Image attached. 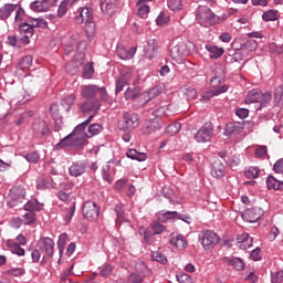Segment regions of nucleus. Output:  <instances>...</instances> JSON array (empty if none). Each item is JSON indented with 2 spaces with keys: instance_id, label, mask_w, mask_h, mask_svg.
Listing matches in <instances>:
<instances>
[{
  "instance_id": "09e8293b",
  "label": "nucleus",
  "mask_w": 283,
  "mask_h": 283,
  "mask_svg": "<svg viewBox=\"0 0 283 283\" xmlns=\"http://www.w3.org/2000/svg\"><path fill=\"white\" fill-rule=\"evenodd\" d=\"M19 30L21 34H25L28 36H32V34H34V29L28 23L20 24Z\"/></svg>"
},
{
  "instance_id": "e433bc0d",
  "label": "nucleus",
  "mask_w": 283,
  "mask_h": 283,
  "mask_svg": "<svg viewBox=\"0 0 283 283\" xmlns=\"http://www.w3.org/2000/svg\"><path fill=\"white\" fill-rule=\"evenodd\" d=\"M76 3V0H63L61 2V4L59 6L57 9V17H65V14L67 13V8H70V6H74Z\"/></svg>"
},
{
  "instance_id": "2eb2a0df",
  "label": "nucleus",
  "mask_w": 283,
  "mask_h": 283,
  "mask_svg": "<svg viewBox=\"0 0 283 283\" xmlns=\"http://www.w3.org/2000/svg\"><path fill=\"white\" fill-rule=\"evenodd\" d=\"M232 48L234 50H242L243 53L247 52V56H249V52H255L258 50V42L255 40H248L238 46V40H235L232 42Z\"/></svg>"
},
{
  "instance_id": "338daca9",
  "label": "nucleus",
  "mask_w": 283,
  "mask_h": 283,
  "mask_svg": "<svg viewBox=\"0 0 283 283\" xmlns=\"http://www.w3.org/2000/svg\"><path fill=\"white\" fill-rule=\"evenodd\" d=\"M273 169H274L275 174H283V158L279 159L274 164Z\"/></svg>"
},
{
  "instance_id": "f704fd0d",
  "label": "nucleus",
  "mask_w": 283,
  "mask_h": 283,
  "mask_svg": "<svg viewBox=\"0 0 283 283\" xmlns=\"http://www.w3.org/2000/svg\"><path fill=\"white\" fill-rule=\"evenodd\" d=\"M101 132H103V126H101V124H92L84 134L86 135V138H94V136H98Z\"/></svg>"
},
{
  "instance_id": "cd10ccee",
  "label": "nucleus",
  "mask_w": 283,
  "mask_h": 283,
  "mask_svg": "<svg viewBox=\"0 0 283 283\" xmlns=\"http://www.w3.org/2000/svg\"><path fill=\"white\" fill-rule=\"evenodd\" d=\"M134 54H136V48H130L128 50L125 48L117 49V56H119L122 61L134 59Z\"/></svg>"
},
{
  "instance_id": "473e14b6",
  "label": "nucleus",
  "mask_w": 283,
  "mask_h": 283,
  "mask_svg": "<svg viewBox=\"0 0 283 283\" xmlns=\"http://www.w3.org/2000/svg\"><path fill=\"white\" fill-rule=\"evenodd\" d=\"M75 101H76V95L70 94L61 101V107L63 108L64 112H70Z\"/></svg>"
},
{
  "instance_id": "37998d69",
  "label": "nucleus",
  "mask_w": 283,
  "mask_h": 283,
  "mask_svg": "<svg viewBox=\"0 0 283 283\" xmlns=\"http://www.w3.org/2000/svg\"><path fill=\"white\" fill-rule=\"evenodd\" d=\"M274 103H276V105H283V84L274 90Z\"/></svg>"
},
{
  "instance_id": "f3484780",
  "label": "nucleus",
  "mask_w": 283,
  "mask_h": 283,
  "mask_svg": "<svg viewBox=\"0 0 283 283\" xmlns=\"http://www.w3.org/2000/svg\"><path fill=\"white\" fill-rule=\"evenodd\" d=\"M169 244L175 247L177 251H185L187 249V239L182 234H170Z\"/></svg>"
},
{
  "instance_id": "58836bf2",
  "label": "nucleus",
  "mask_w": 283,
  "mask_h": 283,
  "mask_svg": "<svg viewBox=\"0 0 283 283\" xmlns=\"http://www.w3.org/2000/svg\"><path fill=\"white\" fill-rule=\"evenodd\" d=\"M81 65H83V60H73L66 64V72L69 74H75Z\"/></svg>"
},
{
  "instance_id": "7ed1b4c3",
  "label": "nucleus",
  "mask_w": 283,
  "mask_h": 283,
  "mask_svg": "<svg viewBox=\"0 0 283 283\" xmlns=\"http://www.w3.org/2000/svg\"><path fill=\"white\" fill-rule=\"evenodd\" d=\"M165 92V84H158L150 88L148 92L143 94H136V91H127L126 92V98H132V101H144V105L149 103V101L156 98L157 96H160Z\"/></svg>"
},
{
  "instance_id": "412c9836",
  "label": "nucleus",
  "mask_w": 283,
  "mask_h": 283,
  "mask_svg": "<svg viewBox=\"0 0 283 283\" xmlns=\"http://www.w3.org/2000/svg\"><path fill=\"white\" fill-rule=\"evenodd\" d=\"M224 174H226L224 165L219 159H216L212 163L211 176H213V178H224Z\"/></svg>"
},
{
  "instance_id": "4d7b16f0",
  "label": "nucleus",
  "mask_w": 283,
  "mask_h": 283,
  "mask_svg": "<svg viewBox=\"0 0 283 283\" xmlns=\"http://www.w3.org/2000/svg\"><path fill=\"white\" fill-rule=\"evenodd\" d=\"M83 76L84 78H92L94 76V65L92 63L84 66Z\"/></svg>"
},
{
  "instance_id": "f257e3e1",
  "label": "nucleus",
  "mask_w": 283,
  "mask_h": 283,
  "mask_svg": "<svg viewBox=\"0 0 283 283\" xmlns=\"http://www.w3.org/2000/svg\"><path fill=\"white\" fill-rule=\"evenodd\" d=\"M75 23H85L84 30L86 36L92 39L96 32V24L94 23V12L90 8H80L75 13Z\"/></svg>"
},
{
  "instance_id": "69168bd1",
  "label": "nucleus",
  "mask_w": 283,
  "mask_h": 283,
  "mask_svg": "<svg viewBox=\"0 0 283 283\" xmlns=\"http://www.w3.org/2000/svg\"><path fill=\"white\" fill-rule=\"evenodd\" d=\"M179 283H193L189 274H180L177 276Z\"/></svg>"
},
{
  "instance_id": "dca6fc26",
  "label": "nucleus",
  "mask_w": 283,
  "mask_h": 283,
  "mask_svg": "<svg viewBox=\"0 0 283 283\" xmlns=\"http://www.w3.org/2000/svg\"><path fill=\"white\" fill-rule=\"evenodd\" d=\"M116 6H118V0H101L99 2V8L106 17H112L116 12Z\"/></svg>"
},
{
  "instance_id": "6ab92c4d",
  "label": "nucleus",
  "mask_w": 283,
  "mask_h": 283,
  "mask_svg": "<svg viewBox=\"0 0 283 283\" xmlns=\"http://www.w3.org/2000/svg\"><path fill=\"white\" fill-rule=\"evenodd\" d=\"M185 48H187V44L181 43V44H177L170 49V56H171L172 61H182V56H185V54L187 52L185 50Z\"/></svg>"
},
{
  "instance_id": "9b49d317",
  "label": "nucleus",
  "mask_w": 283,
  "mask_h": 283,
  "mask_svg": "<svg viewBox=\"0 0 283 283\" xmlns=\"http://www.w3.org/2000/svg\"><path fill=\"white\" fill-rule=\"evenodd\" d=\"M213 136V127L211 124H203L202 127L195 135L197 143H209Z\"/></svg>"
},
{
  "instance_id": "a878e982",
  "label": "nucleus",
  "mask_w": 283,
  "mask_h": 283,
  "mask_svg": "<svg viewBox=\"0 0 283 283\" xmlns=\"http://www.w3.org/2000/svg\"><path fill=\"white\" fill-rule=\"evenodd\" d=\"M52 4H49L48 2L43 0H36L31 3L30 8L33 12H48L50 10Z\"/></svg>"
},
{
  "instance_id": "a211bd4d",
  "label": "nucleus",
  "mask_w": 283,
  "mask_h": 283,
  "mask_svg": "<svg viewBox=\"0 0 283 283\" xmlns=\"http://www.w3.org/2000/svg\"><path fill=\"white\" fill-rule=\"evenodd\" d=\"M146 59H154L158 54V41L156 39L149 40L144 48Z\"/></svg>"
},
{
  "instance_id": "e2e57ef3",
  "label": "nucleus",
  "mask_w": 283,
  "mask_h": 283,
  "mask_svg": "<svg viewBox=\"0 0 283 283\" xmlns=\"http://www.w3.org/2000/svg\"><path fill=\"white\" fill-rule=\"evenodd\" d=\"M112 271H114V266H112V264H106L99 270V275L102 277H107V275L112 274Z\"/></svg>"
},
{
  "instance_id": "72a5a7b5",
  "label": "nucleus",
  "mask_w": 283,
  "mask_h": 283,
  "mask_svg": "<svg viewBox=\"0 0 283 283\" xmlns=\"http://www.w3.org/2000/svg\"><path fill=\"white\" fill-rule=\"evenodd\" d=\"M161 125L158 119H153L145 124L144 126V134H154V132H158L160 129Z\"/></svg>"
},
{
  "instance_id": "864d4df0",
  "label": "nucleus",
  "mask_w": 283,
  "mask_h": 283,
  "mask_svg": "<svg viewBox=\"0 0 283 283\" xmlns=\"http://www.w3.org/2000/svg\"><path fill=\"white\" fill-rule=\"evenodd\" d=\"M180 123L170 124L167 126L166 132L167 134H170V136H176L178 132H180Z\"/></svg>"
},
{
  "instance_id": "423d86ee",
  "label": "nucleus",
  "mask_w": 283,
  "mask_h": 283,
  "mask_svg": "<svg viewBox=\"0 0 283 283\" xmlns=\"http://www.w3.org/2000/svg\"><path fill=\"white\" fill-rule=\"evenodd\" d=\"M199 242L205 251H211L217 244H220V238L213 230H203L199 234Z\"/></svg>"
},
{
  "instance_id": "0e129e2a",
  "label": "nucleus",
  "mask_w": 283,
  "mask_h": 283,
  "mask_svg": "<svg viewBox=\"0 0 283 283\" xmlns=\"http://www.w3.org/2000/svg\"><path fill=\"white\" fill-rule=\"evenodd\" d=\"M25 160H28V163H33L34 165H36V163H39V153L36 151H32L29 153L24 156Z\"/></svg>"
},
{
  "instance_id": "20e7f679",
  "label": "nucleus",
  "mask_w": 283,
  "mask_h": 283,
  "mask_svg": "<svg viewBox=\"0 0 283 283\" xmlns=\"http://www.w3.org/2000/svg\"><path fill=\"white\" fill-rule=\"evenodd\" d=\"M271 98L272 95L270 92L262 93L260 90H252L245 97V104L251 105L252 103H256V109H262V107H266V104L271 101Z\"/></svg>"
},
{
  "instance_id": "7c9ffc66",
  "label": "nucleus",
  "mask_w": 283,
  "mask_h": 283,
  "mask_svg": "<svg viewBox=\"0 0 283 283\" xmlns=\"http://www.w3.org/2000/svg\"><path fill=\"white\" fill-rule=\"evenodd\" d=\"M7 247L11 253H14L15 255H25V250L21 248V244H18L17 242L12 240L7 241Z\"/></svg>"
},
{
  "instance_id": "b1692460",
  "label": "nucleus",
  "mask_w": 283,
  "mask_h": 283,
  "mask_svg": "<svg viewBox=\"0 0 283 283\" xmlns=\"http://www.w3.org/2000/svg\"><path fill=\"white\" fill-rule=\"evenodd\" d=\"M87 169V166L83 163H74L70 168H69V174L70 176H73L74 178H78V176H83L85 174V170Z\"/></svg>"
},
{
  "instance_id": "4be33fe9",
  "label": "nucleus",
  "mask_w": 283,
  "mask_h": 283,
  "mask_svg": "<svg viewBox=\"0 0 283 283\" xmlns=\"http://www.w3.org/2000/svg\"><path fill=\"white\" fill-rule=\"evenodd\" d=\"M242 124L238 122H230L226 125L224 135L226 136H235L242 132Z\"/></svg>"
},
{
  "instance_id": "13d9d810",
  "label": "nucleus",
  "mask_w": 283,
  "mask_h": 283,
  "mask_svg": "<svg viewBox=\"0 0 283 283\" xmlns=\"http://www.w3.org/2000/svg\"><path fill=\"white\" fill-rule=\"evenodd\" d=\"M24 224H34L36 222V214L34 212H27L24 216Z\"/></svg>"
},
{
  "instance_id": "4c0bfd02",
  "label": "nucleus",
  "mask_w": 283,
  "mask_h": 283,
  "mask_svg": "<svg viewBox=\"0 0 283 283\" xmlns=\"http://www.w3.org/2000/svg\"><path fill=\"white\" fill-rule=\"evenodd\" d=\"M135 271L139 273V275H143L144 277H147L151 273V271H149V268H147V264L143 261L137 262L135 264Z\"/></svg>"
},
{
  "instance_id": "bf43d9fd",
  "label": "nucleus",
  "mask_w": 283,
  "mask_h": 283,
  "mask_svg": "<svg viewBox=\"0 0 283 283\" xmlns=\"http://www.w3.org/2000/svg\"><path fill=\"white\" fill-rule=\"evenodd\" d=\"M147 14H149V6L139 4L138 17H140V19H147Z\"/></svg>"
},
{
  "instance_id": "4468645a",
  "label": "nucleus",
  "mask_w": 283,
  "mask_h": 283,
  "mask_svg": "<svg viewBox=\"0 0 283 283\" xmlns=\"http://www.w3.org/2000/svg\"><path fill=\"white\" fill-rule=\"evenodd\" d=\"M264 216V212L260 208H251L243 212L242 218L245 222H258Z\"/></svg>"
},
{
  "instance_id": "3c124183",
  "label": "nucleus",
  "mask_w": 283,
  "mask_h": 283,
  "mask_svg": "<svg viewBox=\"0 0 283 283\" xmlns=\"http://www.w3.org/2000/svg\"><path fill=\"white\" fill-rule=\"evenodd\" d=\"M102 178L103 180L108 182V185H112V182H114V179H112V174L109 172V166H104L102 168Z\"/></svg>"
},
{
  "instance_id": "5701e85b",
  "label": "nucleus",
  "mask_w": 283,
  "mask_h": 283,
  "mask_svg": "<svg viewBox=\"0 0 283 283\" xmlns=\"http://www.w3.org/2000/svg\"><path fill=\"white\" fill-rule=\"evenodd\" d=\"M81 94L86 101H92L98 94V86L96 85H85L82 87Z\"/></svg>"
},
{
  "instance_id": "79ce46f5",
  "label": "nucleus",
  "mask_w": 283,
  "mask_h": 283,
  "mask_svg": "<svg viewBox=\"0 0 283 283\" xmlns=\"http://www.w3.org/2000/svg\"><path fill=\"white\" fill-rule=\"evenodd\" d=\"M229 90V87L227 85H222L221 87H219L217 90V92L214 94H206L202 96L201 101L203 103H209V101H211L212 96H218V94H224V92H227Z\"/></svg>"
},
{
  "instance_id": "1a4fd4ad",
  "label": "nucleus",
  "mask_w": 283,
  "mask_h": 283,
  "mask_svg": "<svg viewBox=\"0 0 283 283\" xmlns=\"http://www.w3.org/2000/svg\"><path fill=\"white\" fill-rule=\"evenodd\" d=\"M36 247L40 249L41 253H44L43 260H45V258H54V240H52V238H40Z\"/></svg>"
},
{
  "instance_id": "774afa93",
  "label": "nucleus",
  "mask_w": 283,
  "mask_h": 283,
  "mask_svg": "<svg viewBox=\"0 0 283 283\" xmlns=\"http://www.w3.org/2000/svg\"><path fill=\"white\" fill-rule=\"evenodd\" d=\"M273 283H282L283 282V271H279L275 274H272Z\"/></svg>"
},
{
  "instance_id": "f8f14e48",
  "label": "nucleus",
  "mask_w": 283,
  "mask_h": 283,
  "mask_svg": "<svg viewBox=\"0 0 283 283\" xmlns=\"http://www.w3.org/2000/svg\"><path fill=\"white\" fill-rule=\"evenodd\" d=\"M82 213L86 220H96L98 218V206L94 201H86L83 206Z\"/></svg>"
},
{
  "instance_id": "c9c22d12",
  "label": "nucleus",
  "mask_w": 283,
  "mask_h": 283,
  "mask_svg": "<svg viewBox=\"0 0 283 283\" xmlns=\"http://www.w3.org/2000/svg\"><path fill=\"white\" fill-rule=\"evenodd\" d=\"M81 107V111L85 114L87 112H96V109H99L101 108V102H98V99H95L92 103L90 102H85L83 105L80 106Z\"/></svg>"
},
{
  "instance_id": "0eeeda50",
  "label": "nucleus",
  "mask_w": 283,
  "mask_h": 283,
  "mask_svg": "<svg viewBox=\"0 0 283 283\" xmlns=\"http://www.w3.org/2000/svg\"><path fill=\"white\" fill-rule=\"evenodd\" d=\"M25 200V188L22 186L13 187L10 189L7 197V205L11 209H14L18 205H21Z\"/></svg>"
},
{
  "instance_id": "6e6d98bb",
  "label": "nucleus",
  "mask_w": 283,
  "mask_h": 283,
  "mask_svg": "<svg viewBox=\"0 0 283 283\" xmlns=\"http://www.w3.org/2000/svg\"><path fill=\"white\" fill-rule=\"evenodd\" d=\"M115 212L117 216V222H127V218L125 217V210L120 206L115 207Z\"/></svg>"
},
{
  "instance_id": "f03ea898",
  "label": "nucleus",
  "mask_w": 283,
  "mask_h": 283,
  "mask_svg": "<svg viewBox=\"0 0 283 283\" xmlns=\"http://www.w3.org/2000/svg\"><path fill=\"white\" fill-rule=\"evenodd\" d=\"M196 20L203 28L217 25L220 23V17L216 15L207 6H199L196 13Z\"/></svg>"
},
{
  "instance_id": "c756f323",
  "label": "nucleus",
  "mask_w": 283,
  "mask_h": 283,
  "mask_svg": "<svg viewBox=\"0 0 283 283\" xmlns=\"http://www.w3.org/2000/svg\"><path fill=\"white\" fill-rule=\"evenodd\" d=\"M268 189H274L275 191H283V181L275 179L273 176L266 178Z\"/></svg>"
},
{
  "instance_id": "a18cd8bd",
  "label": "nucleus",
  "mask_w": 283,
  "mask_h": 283,
  "mask_svg": "<svg viewBox=\"0 0 283 283\" xmlns=\"http://www.w3.org/2000/svg\"><path fill=\"white\" fill-rule=\"evenodd\" d=\"M228 262L235 271H242L244 269V261L240 258L231 259Z\"/></svg>"
},
{
  "instance_id": "39448f33",
  "label": "nucleus",
  "mask_w": 283,
  "mask_h": 283,
  "mask_svg": "<svg viewBox=\"0 0 283 283\" xmlns=\"http://www.w3.org/2000/svg\"><path fill=\"white\" fill-rule=\"evenodd\" d=\"M94 118V115H90L86 120L77 125L71 133L73 147H83L85 145V128L90 125V122Z\"/></svg>"
},
{
  "instance_id": "6e6552de",
  "label": "nucleus",
  "mask_w": 283,
  "mask_h": 283,
  "mask_svg": "<svg viewBox=\"0 0 283 283\" xmlns=\"http://www.w3.org/2000/svg\"><path fill=\"white\" fill-rule=\"evenodd\" d=\"M140 117L136 113L126 112L123 114V119L119 120L118 127L122 132H132V129H136L138 127V123Z\"/></svg>"
},
{
  "instance_id": "2f4dec72",
  "label": "nucleus",
  "mask_w": 283,
  "mask_h": 283,
  "mask_svg": "<svg viewBox=\"0 0 283 283\" xmlns=\"http://www.w3.org/2000/svg\"><path fill=\"white\" fill-rule=\"evenodd\" d=\"M206 50L209 52L210 59H220L224 54V49L212 44H207Z\"/></svg>"
},
{
  "instance_id": "aec40b11",
  "label": "nucleus",
  "mask_w": 283,
  "mask_h": 283,
  "mask_svg": "<svg viewBox=\"0 0 283 283\" xmlns=\"http://www.w3.org/2000/svg\"><path fill=\"white\" fill-rule=\"evenodd\" d=\"M165 231V226L156 222L153 224V232L150 233L149 231L144 232V238L147 244H151V235H160V233H164Z\"/></svg>"
},
{
  "instance_id": "052dcab7",
  "label": "nucleus",
  "mask_w": 283,
  "mask_h": 283,
  "mask_svg": "<svg viewBox=\"0 0 283 283\" xmlns=\"http://www.w3.org/2000/svg\"><path fill=\"white\" fill-rule=\"evenodd\" d=\"M258 176H260V169L258 167H250L245 171V177L247 178H258Z\"/></svg>"
},
{
  "instance_id": "603ef678",
  "label": "nucleus",
  "mask_w": 283,
  "mask_h": 283,
  "mask_svg": "<svg viewBox=\"0 0 283 283\" xmlns=\"http://www.w3.org/2000/svg\"><path fill=\"white\" fill-rule=\"evenodd\" d=\"M6 275H12L13 277H21V275H25V270L23 268H15L6 271Z\"/></svg>"
},
{
  "instance_id": "49530a36",
  "label": "nucleus",
  "mask_w": 283,
  "mask_h": 283,
  "mask_svg": "<svg viewBox=\"0 0 283 283\" xmlns=\"http://www.w3.org/2000/svg\"><path fill=\"white\" fill-rule=\"evenodd\" d=\"M20 69L21 70H32V56L31 55H27V56L22 57V60L20 61Z\"/></svg>"
},
{
  "instance_id": "c03bdc74",
  "label": "nucleus",
  "mask_w": 283,
  "mask_h": 283,
  "mask_svg": "<svg viewBox=\"0 0 283 283\" xmlns=\"http://www.w3.org/2000/svg\"><path fill=\"white\" fill-rule=\"evenodd\" d=\"M72 143V134H70L56 145V149H63V147H74V144Z\"/></svg>"
},
{
  "instance_id": "ea45409f",
  "label": "nucleus",
  "mask_w": 283,
  "mask_h": 283,
  "mask_svg": "<svg viewBox=\"0 0 283 283\" xmlns=\"http://www.w3.org/2000/svg\"><path fill=\"white\" fill-rule=\"evenodd\" d=\"M43 209L41 205H39V201L36 200H30L24 205V211H29L34 213V211H41Z\"/></svg>"
},
{
  "instance_id": "5fc2aeb1",
  "label": "nucleus",
  "mask_w": 283,
  "mask_h": 283,
  "mask_svg": "<svg viewBox=\"0 0 283 283\" xmlns=\"http://www.w3.org/2000/svg\"><path fill=\"white\" fill-rule=\"evenodd\" d=\"M168 8L176 12V10H180L182 8V0H168Z\"/></svg>"
},
{
  "instance_id": "393cba45",
  "label": "nucleus",
  "mask_w": 283,
  "mask_h": 283,
  "mask_svg": "<svg viewBox=\"0 0 283 283\" xmlns=\"http://www.w3.org/2000/svg\"><path fill=\"white\" fill-rule=\"evenodd\" d=\"M36 189L45 191V189H54V180L51 177L40 178L36 180Z\"/></svg>"
},
{
  "instance_id": "9d476101",
  "label": "nucleus",
  "mask_w": 283,
  "mask_h": 283,
  "mask_svg": "<svg viewBox=\"0 0 283 283\" xmlns=\"http://www.w3.org/2000/svg\"><path fill=\"white\" fill-rule=\"evenodd\" d=\"M33 134L35 138H45L52 134L50 126L44 119H38L32 125Z\"/></svg>"
},
{
  "instance_id": "de8ad7c7",
  "label": "nucleus",
  "mask_w": 283,
  "mask_h": 283,
  "mask_svg": "<svg viewBox=\"0 0 283 283\" xmlns=\"http://www.w3.org/2000/svg\"><path fill=\"white\" fill-rule=\"evenodd\" d=\"M151 260H154V262H159V264H167V256L158 251L151 253Z\"/></svg>"
},
{
  "instance_id": "8fccbe9b",
  "label": "nucleus",
  "mask_w": 283,
  "mask_h": 283,
  "mask_svg": "<svg viewBox=\"0 0 283 283\" xmlns=\"http://www.w3.org/2000/svg\"><path fill=\"white\" fill-rule=\"evenodd\" d=\"M263 21H277V11L269 10L262 15Z\"/></svg>"
},
{
  "instance_id": "680f3d73",
  "label": "nucleus",
  "mask_w": 283,
  "mask_h": 283,
  "mask_svg": "<svg viewBox=\"0 0 283 283\" xmlns=\"http://www.w3.org/2000/svg\"><path fill=\"white\" fill-rule=\"evenodd\" d=\"M247 56V52L243 53L242 50H237V52L232 55V60L234 63H241V61H244V57Z\"/></svg>"
},
{
  "instance_id": "c85d7f7f",
  "label": "nucleus",
  "mask_w": 283,
  "mask_h": 283,
  "mask_svg": "<svg viewBox=\"0 0 283 283\" xmlns=\"http://www.w3.org/2000/svg\"><path fill=\"white\" fill-rule=\"evenodd\" d=\"M17 11L15 4H4L2 8H0V19L1 21H6V19H10V15L12 12Z\"/></svg>"
},
{
  "instance_id": "bb28decb",
  "label": "nucleus",
  "mask_w": 283,
  "mask_h": 283,
  "mask_svg": "<svg viewBox=\"0 0 283 283\" xmlns=\"http://www.w3.org/2000/svg\"><path fill=\"white\" fill-rule=\"evenodd\" d=\"M127 158H130V160H137L138 163H145L147 160V154L145 153H138V150L130 148L126 153Z\"/></svg>"
},
{
  "instance_id": "a19ab883",
  "label": "nucleus",
  "mask_w": 283,
  "mask_h": 283,
  "mask_svg": "<svg viewBox=\"0 0 283 283\" xmlns=\"http://www.w3.org/2000/svg\"><path fill=\"white\" fill-rule=\"evenodd\" d=\"M67 242V233H62L57 240V249L60 258H63V251H65V243Z\"/></svg>"
},
{
  "instance_id": "ddd939ff",
  "label": "nucleus",
  "mask_w": 283,
  "mask_h": 283,
  "mask_svg": "<svg viewBox=\"0 0 283 283\" xmlns=\"http://www.w3.org/2000/svg\"><path fill=\"white\" fill-rule=\"evenodd\" d=\"M51 116L53 120H55V132L61 129V125H63V115L62 112H65L59 104H52L50 107Z\"/></svg>"
}]
</instances>
